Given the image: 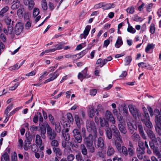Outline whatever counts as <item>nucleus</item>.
<instances>
[{"label":"nucleus","instance_id":"obj_5","mask_svg":"<svg viewBox=\"0 0 161 161\" xmlns=\"http://www.w3.org/2000/svg\"><path fill=\"white\" fill-rule=\"evenodd\" d=\"M145 149L140 148H137L136 149L137 157L140 160H143V161H146L148 159V156L145 155Z\"/></svg>","mask_w":161,"mask_h":161},{"label":"nucleus","instance_id":"obj_33","mask_svg":"<svg viewBox=\"0 0 161 161\" xmlns=\"http://www.w3.org/2000/svg\"><path fill=\"white\" fill-rule=\"evenodd\" d=\"M53 150L54 152L57 155H58L60 156L61 155L62 152L59 148L53 147Z\"/></svg>","mask_w":161,"mask_h":161},{"label":"nucleus","instance_id":"obj_6","mask_svg":"<svg viewBox=\"0 0 161 161\" xmlns=\"http://www.w3.org/2000/svg\"><path fill=\"white\" fill-rule=\"evenodd\" d=\"M128 107L130 113L134 118H136L138 117L139 119L141 118V113L138 109L134 108L131 105H129Z\"/></svg>","mask_w":161,"mask_h":161},{"label":"nucleus","instance_id":"obj_45","mask_svg":"<svg viewBox=\"0 0 161 161\" xmlns=\"http://www.w3.org/2000/svg\"><path fill=\"white\" fill-rule=\"evenodd\" d=\"M24 13H25L24 9H19L17 11V14L19 17H22L23 16Z\"/></svg>","mask_w":161,"mask_h":161},{"label":"nucleus","instance_id":"obj_9","mask_svg":"<svg viewBox=\"0 0 161 161\" xmlns=\"http://www.w3.org/2000/svg\"><path fill=\"white\" fill-rule=\"evenodd\" d=\"M103 119L108 120L111 123L114 124L115 120L112 113L108 110H107L105 113Z\"/></svg>","mask_w":161,"mask_h":161},{"label":"nucleus","instance_id":"obj_55","mask_svg":"<svg viewBox=\"0 0 161 161\" xmlns=\"http://www.w3.org/2000/svg\"><path fill=\"white\" fill-rule=\"evenodd\" d=\"M154 47V45L152 44L148 43L145 49V51L147 53L151 49H153Z\"/></svg>","mask_w":161,"mask_h":161},{"label":"nucleus","instance_id":"obj_64","mask_svg":"<svg viewBox=\"0 0 161 161\" xmlns=\"http://www.w3.org/2000/svg\"><path fill=\"white\" fill-rule=\"evenodd\" d=\"M31 147V150L34 152H36L38 150V147L37 145L33 144Z\"/></svg>","mask_w":161,"mask_h":161},{"label":"nucleus","instance_id":"obj_43","mask_svg":"<svg viewBox=\"0 0 161 161\" xmlns=\"http://www.w3.org/2000/svg\"><path fill=\"white\" fill-rule=\"evenodd\" d=\"M55 125V129L58 133H60L61 131V128L60 124L59 122H56L54 123Z\"/></svg>","mask_w":161,"mask_h":161},{"label":"nucleus","instance_id":"obj_49","mask_svg":"<svg viewBox=\"0 0 161 161\" xmlns=\"http://www.w3.org/2000/svg\"><path fill=\"white\" fill-rule=\"evenodd\" d=\"M117 141H118L117 140L115 141V145L116 148L119 152L120 151L122 147L120 144L119 142H118Z\"/></svg>","mask_w":161,"mask_h":161},{"label":"nucleus","instance_id":"obj_31","mask_svg":"<svg viewBox=\"0 0 161 161\" xmlns=\"http://www.w3.org/2000/svg\"><path fill=\"white\" fill-rule=\"evenodd\" d=\"M105 132L107 138L109 139H111L112 137V132L110 129L108 128L105 129Z\"/></svg>","mask_w":161,"mask_h":161},{"label":"nucleus","instance_id":"obj_2","mask_svg":"<svg viewBox=\"0 0 161 161\" xmlns=\"http://www.w3.org/2000/svg\"><path fill=\"white\" fill-rule=\"evenodd\" d=\"M155 116V121L156 123L155 129L157 132L161 135V114L159 110L156 109L154 110Z\"/></svg>","mask_w":161,"mask_h":161},{"label":"nucleus","instance_id":"obj_47","mask_svg":"<svg viewBox=\"0 0 161 161\" xmlns=\"http://www.w3.org/2000/svg\"><path fill=\"white\" fill-rule=\"evenodd\" d=\"M13 107V104H9L6 108L4 114L7 115V116H8V114L10 111L12 109Z\"/></svg>","mask_w":161,"mask_h":161},{"label":"nucleus","instance_id":"obj_39","mask_svg":"<svg viewBox=\"0 0 161 161\" xmlns=\"http://www.w3.org/2000/svg\"><path fill=\"white\" fill-rule=\"evenodd\" d=\"M119 152L120 153L122 152L123 154L125 156H126L128 154L127 150L125 146H122V148L121 149L120 151H119Z\"/></svg>","mask_w":161,"mask_h":161},{"label":"nucleus","instance_id":"obj_62","mask_svg":"<svg viewBox=\"0 0 161 161\" xmlns=\"http://www.w3.org/2000/svg\"><path fill=\"white\" fill-rule=\"evenodd\" d=\"M127 31L132 33H134L136 32V30L132 26L128 27L127 28Z\"/></svg>","mask_w":161,"mask_h":161},{"label":"nucleus","instance_id":"obj_38","mask_svg":"<svg viewBox=\"0 0 161 161\" xmlns=\"http://www.w3.org/2000/svg\"><path fill=\"white\" fill-rule=\"evenodd\" d=\"M41 5L42 9L46 10L47 9V6L46 0H42L41 1Z\"/></svg>","mask_w":161,"mask_h":161},{"label":"nucleus","instance_id":"obj_54","mask_svg":"<svg viewBox=\"0 0 161 161\" xmlns=\"http://www.w3.org/2000/svg\"><path fill=\"white\" fill-rule=\"evenodd\" d=\"M128 153L130 156H133L134 154V152L133 148L131 147H128L127 149Z\"/></svg>","mask_w":161,"mask_h":161},{"label":"nucleus","instance_id":"obj_13","mask_svg":"<svg viewBox=\"0 0 161 161\" xmlns=\"http://www.w3.org/2000/svg\"><path fill=\"white\" fill-rule=\"evenodd\" d=\"M99 122L100 125L102 127H104L105 129L109 128V123L108 121L105 119H103L101 117H99Z\"/></svg>","mask_w":161,"mask_h":161},{"label":"nucleus","instance_id":"obj_36","mask_svg":"<svg viewBox=\"0 0 161 161\" xmlns=\"http://www.w3.org/2000/svg\"><path fill=\"white\" fill-rule=\"evenodd\" d=\"M9 159V156L8 153H5L2 155L1 160V161H7Z\"/></svg>","mask_w":161,"mask_h":161},{"label":"nucleus","instance_id":"obj_7","mask_svg":"<svg viewBox=\"0 0 161 161\" xmlns=\"http://www.w3.org/2000/svg\"><path fill=\"white\" fill-rule=\"evenodd\" d=\"M46 127L47 136L50 140L54 139L57 135L55 132L53 130L50 126L47 124L46 125Z\"/></svg>","mask_w":161,"mask_h":161},{"label":"nucleus","instance_id":"obj_26","mask_svg":"<svg viewBox=\"0 0 161 161\" xmlns=\"http://www.w3.org/2000/svg\"><path fill=\"white\" fill-rule=\"evenodd\" d=\"M123 43L121 37L118 36L117 40L115 44V46L116 48H119Z\"/></svg>","mask_w":161,"mask_h":161},{"label":"nucleus","instance_id":"obj_48","mask_svg":"<svg viewBox=\"0 0 161 161\" xmlns=\"http://www.w3.org/2000/svg\"><path fill=\"white\" fill-rule=\"evenodd\" d=\"M155 140H153L154 142H153V141H152V142H150H150H153V143L154 144H155L154 143V142L156 145L157 144L158 145H161V139L160 137H158L156 138H155ZM155 146H156L155 145Z\"/></svg>","mask_w":161,"mask_h":161},{"label":"nucleus","instance_id":"obj_11","mask_svg":"<svg viewBox=\"0 0 161 161\" xmlns=\"http://www.w3.org/2000/svg\"><path fill=\"white\" fill-rule=\"evenodd\" d=\"M23 29V26L21 23H17L15 27V32L16 35H18L22 32Z\"/></svg>","mask_w":161,"mask_h":161},{"label":"nucleus","instance_id":"obj_32","mask_svg":"<svg viewBox=\"0 0 161 161\" xmlns=\"http://www.w3.org/2000/svg\"><path fill=\"white\" fill-rule=\"evenodd\" d=\"M86 146L89 152L91 153L94 152L95 151V148L94 147L93 143L87 145Z\"/></svg>","mask_w":161,"mask_h":161},{"label":"nucleus","instance_id":"obj_3","mask_svg":"<svg viewBox=\"0 0 161 161\" xmlns=\"http://www.w3.org/2000/svg\"><path fill=\"white\" fill-rule=\"evenodd\" d=\"M86 128L87 131L90 133H93L96 134L97 129L94 122L92 120H87L86 122Z\"/></svg>","mask_w":161,"mask_h":161},{"label":"nucleus","instance_id":"obj_34","mask_svg":"<svg viewBox=\"0 0 161 161\" xmlns=\"http://www.w3.org/2000/svg\"><path fill=\"white\" fill-rule=\"evenodd\" d=\"M31 147V142H30L27 141H25L24 148L25 150H27Z\"/></svg>","mask_w":161,"mask_h":161},{"label":"nucleus","instance_id":"obj_58","mask_svg":"<svg viewBox=\"0 0 161 161\" xmlns=\"http://www.w3.org/2000/svg\"><path fill=\"white\" fill-rule=\"evenodd\" d=\"M39 152L40 153L36 152H35V156L37 158H39L40 156L42 158L43 157L44 155L43 152L42 151H40Z\"/></svg>","mask_w":161,"mask_h":161},{"label":"nucleus","instance_id":"obj_46","mask_svg":"<svg viewBox=\"0 0 161 161\" xmlns=\"http://www.w3.org/2000/svg\"><path fill=\"white\" fill-rule=\"evenodd\" d=\"M40 11L39 9L37 8H35L34 9L33 15L34 17H36L39 14Z\"/></svg>","mask_w":161,"mask_h":161},{"label":"nucleus","instance_id":"obj_30","mask_svg":"<svg viewBox=\"0 0 161 161\" xmlns=\"http://www.w3.org/2000/svg\"><path fill=\"white\" fill-rule=\"evenodd\" d=\"M75 158L76 161H84V159L83 158L81 153L80 152H79L75 155Z\"/></svg>","mask_w":161,"mask_h":161},{"label":"nucleus","instance_id":"obj_40","mask_svg":"<svg viewBox=\"0 0 161 161\" xmlns=\"http://www.w3.org/2000/svg\"><path fill=\"white\" fill-rule=\"evenodd\" d=\"M25 136L26 139L25 141H27L30 142H31L32 139V136L30 133H26Z\"/></svg>","mask_w":161,"mask_h":161},{"label":"nucleus","instance_id":"obj_29","mask_svg":"<svg viewBox=\"0 0 161 161\" xmlns=\"http://www.w3.org/2000/svg\"><path fill=\"white\" fill-rule=\"evenodd\" d=\"M35 142L37 145H40L42 143V141L41 136L38 134L36 135Z\"/></svg>","mask_w":161,"mask_h":161},{"label":"nucleus","instance_id":"obj_56","mask_svg":"<svg viewBox=\"0 0 161 161\" xmlns=\"http://www.w3.org/2000/svg\"><path fill=\"white\" fill-rule=\"evenodd\" d=\"M91 26L90 25H87L84 31V33L85 34V36H87L88 35Z\"/></svg>","mask_w":161,"mask_h":161},{"label":"nucleus","instance_id":"obj_60","mask_svg":"<svg viewBox=\"0 0 161 161\" xmlns=\"http://www.w3.org/2000/svg\"><path fill=\"white\" fill-rule=\"evenodd\" d=\"M137 142H138V146L139 147H137V148H140L142 149H145V147L143 146L144 143L142 141H141L140 140L138 141Z\"/></svg>","mask_w":161,"mask_h":161},{"label":"nucleus","instance_id":"obj_53","mask_svg":"<svg viewBox=\"0 0 161 161\" xmlns=\"http://www.w3.org/2000/svg\"><path fill=\"white\" fill-rule=\"evenodd\" d=\"M63 44L62 42H60L59 43L56 44L54 46V48L56 50H60L62 49Z\"/></svg>","mask_w":161,"mask_h":161},{"label":"nucleus","instance_id":"obj_42","mask_svg":"<svg viewBox=\"0 0 161 161\" xmlns=\"http://www.w3.org/2000/svg\"><path fill=\"white\" fill-rule=\"evenodd\" d=\"M90 76H87V75H84L82 73L80 72L78 73V78L80 79L81 81H82L83 78H88L90 77Z\"/></svg>","mask_w":161,"mask_h":161},{"label":"nucleus","instance_id":"obj_4","mask_svg":"<svg viewBox=\"0 0 161 161\" xmlns=\"http://www.w3.org/2000/svg\"><path fill=\"white\" fill-rule=\"evenodd\" d=\"M144 114L143 117L141 118V120L148 128H151L153 125L150 121V117L148 113L144 112Z\"/></svg>","mask_w":161,"mask_h":161},{"label":"nucleus","instance_id":"obj_24","mask_svg":"<svg viewBox=\"0 0 161 161\" xmlns=\"http://www.w3.org/2000/svg\"><path fill=\"white\" fill-rule=\"evenodd\" d=\"M114 152V149L112 146L111 145L108 146L107 151V155L109 156L113 155Z\"/></svg>","mask_w":161,"mask_h":161},{"label":"nucleus","instance_id":"obj_19","mask_svg":"<svg viewBox=\"0 0 161 161\" xmlns=\"http://www.w3.org/2000/svg\"><path fill=\"white\" fill-rule=\"evenodd\" d=\"M136 125L138 126L139 132L142 138L144 139H146L147 138L143 130V127L142 125L141 124H137Z\"/></svg>","mask_w":161,"mask_h":161},{"label":"nucleus","instance_id":"obj_21","mask_svg":"<svg viewBox=\"0 0 161 161\" xmlns=\"http://www.w3.org/2000/svg\"><path fill=\"white\" fill-rule=\"evenodd\" d=\"M113 136L116 138V140L121 142H122L121 136L118 130L113 132Z\"/></svg>","mask_w":161,"mask_h":161},{"label":"nucleus","instance_id":"obj_63","mask_svg":"<svg viewBox=\"0 0 161 161\" xmlns=\"http://www.w3.org/2000/svg\"><path fill=\"white\" fill-rule=\"evenodd\" d=\"M95 115L94 110L93 108L92 107L90 108L89 112V116L90 118H92L94 117Z\"/></svg>","mask_w":161,"mask_h":161},{"label":"nucleus","instance_id":"obj_8","mask_svg":"<svg viewBox=\"0 0 161 161\" xmlns=\"http://www.w3.org/2000/svg\"><path fill=\"white\" fill-rule=\"evenodd\" d=\"M150 146L153 150L154 154L159 159V161H161V150L159 151L158 147L157 146H155L153 142L150 143Z\"/></svg>","mask_w":161,"mask_h":161},{"label":"nucleus","instance_id":"obj_61","mask_svg":"<svg viewBox=\"0 0 161 161\" xmlns=\"http://www.w3.org/2000/svg\"><path fill=\"white\" fill-rule=\"evenodd\" d=\"M22 108V107L16 108L15 109L10 112L9 114V117L10 116H11L14 114L16 112L19 110V109L21 108Z\"/></svg>","mask_w":161,"mask_h":161},{"label":"nucleus","instance_id":"obj_44","mask_svg":"<svg viewBox=\"0 0 161 161\" xmlns=\"http://www.w3.org/2000/svg\"><path fill=\"white\" fill-rule=\"evenodd\" d=\"M126 11L128 13L132 14L135 12V8L133 6H131L128 8L126 9Z\"/></svg>","mask_w":161,"mask_h":161},{"label":"nucleus","instance_id":"obj_59","mask_svg":"<svg viewBox=\"0 0 161 161\" xmlns=\"http://www.w3.org/2000/svg\"><path fill=\"white\" fill-rule=\"evenodd\" d=\"M75 158V156L73 154H70L67 156V161H72Z\"/></svg>","mask_w":161,"mask_h":161},{"label":"nucleus","instance_id":"obj_22","mask_svg":"<svg viewBox=\"0 0 161 161\" xmlns=\"http://www.w3.org/2000/svg\"><path fill=\"white\" fill-rule=\"evenodd\" d=\"M75 119L77 127L80 129L81 125L83 123L82 119L79 117L78 115L76 114L75 116Z\"/></svg>","mask_w":161,"mask_h":161},{"label":"nucleus","instance_id":"obj_28","mask_svg":"<svg viewBox=\"0 0 161 161\" xmlns=\"http://www.w3.org/2000/svg\"><path fill=\"white\" fill-rule=\"evenodd\" d=\"M9 7L6 6L3 8L0 11V18H3L5 15V13L8 10Z\"/></svg>","mask_w":161,"mask_h":161},{"label":"nucleus","instance_id":"obj_50","mask_svg":"<svg viewBox=\"0 0 161 161\" xmlns=\"http://www.w3.org/2000/svg\"><path fill=\"white\" fill-rule=\"evenodd\" d=\"M116 116L117 120L119 122V124L123 123V116L120 113H119L118 114H117Z\"/></svg>","mask_w":161,"mask_h":161},{"label":"nucleus","instance_id":"obj_20","mask_svg":"<svg viewBox=\"0 0 161 161\" xmlns=\"http://www.w3.org/2000/svg\"><path fill=\"white\" fill-rule=\"evenodd\" d=\"M69 130L68 128H66L62 131V135L64 140L69 141L70 139V136L68 133Z\"/></svg>","mask_w":161,"mask_h":161},{"label":"nucleus","instance_id":"obj_1","mask_svg":"<svg viewBox=\"0 0 161 161\" xmlns=\"http://www.w3.org/2000/svg\"><path fill=\"white\" fill-rule=\"evenodd\" d=\"M73 136L74 138V140L71 142L72 146L75 148H77L79 147V144L81 143L82 141V136L80 129L75 128L72 131Z\"/></svg>","mask_w":161,"mask_h":161},{"label":"nucleus","instance_id":"obj_14","mask_svg":"<svg viewBox=\"0 0 161 161\" xmlns=\"http://www.w3.org/2000/svg\"><path fill=\"white\" fill-rule=\"evenodd\" d=\"M83 138L86 145L93 143V138L92 133H90L88 136H86Z\"/></svg>","mask_w":161,"mask_h":161},{"label":"nucleus","instance_id":"obj_16","mask_svg":"<svg viewBox=\"0 0 161 161\" xmlns=\"http://www.w3.org/2000/svg\"><path fill=\"white\" fill-rule=\"evenodd\" d=\"M24 4L28 6V9L31 10L34 7L35 3L33 0H23Z\"/></svg>","mask_w":161,"mask_h":161},{"label":"nucleus","instance_id":"obj_51","mask_svg":"<svg viewBox=\"0 0 161 161\" xmlns=\"http://www.w3.org/2000/svg\"><path fill=\"white\" fill-rule=\"evenodd\" d=\"M155 27L154 24L152 23L151 24L150 26V31L152 34H153L155 33Z\"/></svg>","mask_w":161,"mask_h":161},{"label":"nucleus","instance_id":"obj_18","mask_svg":"<svg viewBox=\"0 0 161 161\" xmlns=\"http://www.w3.org/2000/svg\"><path fill=\"white\" fill-rule=\"evenodd\" d=\"M95 113L97 115L98 117H101L103 115L104 110L102 105H98Z\"/></svg>","mask_w":161,"mask_h":161},{"label":"nucleus","instance_id":"obj_17","mask_svg":"<svg viewBox=\"0 0 161 161\" xmlns=\"http://www.w3.org/2000/svg\"><path fill=\"white\" fill-rule=\"evenodd\" d=\"M80 149L82 154L84 156V159H86L87 158H88V156L87 155V151L84 144H81L80 145Z\"/></svg>","mask_w":161,"mask_h":161},{"label":"nucleus","instance_id":"obj_37","mask_svg":"<svg viewBox=\"0 0 161 161\" xmlns=\"http://www.w3.org/2000/svg\"><path fill=\"white\" fill-rule=\"evenodd\" d=\"M127 125L129 129H130L132 131V132L134 131V130H133V129H137V125H134L130 122H128L127 123Z\"/></svg>","mask_w":161,"mask_h":161},{"label":"nucleus","instance_id":"obj_35","mask_svg":"<svg viewBox=\"0 0 161 161\" xmlns=\"http://www.w3.org/2000/svg\"><path fill=\"white\" fill-rule=\"evenodd\" d=\"M20 6L19 2H15L11 6V8L12 9H16L19 8Z\"/></svg>","mask_w":161,"mask_h":161},{"label":"nucleus","instance_id":"obj_12","mask_svg":"<svg viewBox=\"0 0 161 161\" xmlns=\"http://www.w3.org/2000/svg\"><path fill=\"white\" fill-rule=\"evenodd\" d=\"M59 75V74L58 73V70H57L54 72L51 73L49 75V76H50V77L46 80L44 82V83L46 84L50 81L54 80Z\"/></svg>","mask_w":161,"mask_h":161},{"label":"nucleus","instance_id":"obj_25","mask_svg":"<svg viewBox=\"0 0 161 161\" xmlns=\"http://www.w3.org/2000/svg\"><path fill=\"white\" fill-rule=\"evenodd\" d=\"M147 133L148 137L154 142L153 140L155 138V136L153 132L151 130L148 129L147 130Z\"/></svg>","mask_w":161,"mask_h":161},{"label":"nucleus","instance_id":"obj_27","mask_svg":"<svg viewBox=\"0 0 161 161\" xmlns=\"http://www.w3.org/2000/svg\"><path fill=\"white\" fill-rule=\"evenodd\" d=\"M118 128L120 132L123 134H125L127 132L125 127L123 124V123L119 124L118 125Z\"/></svg>","mask_w":161,"mask_h":161},{"label":"nucleus","instance_id":"obj_15","mask_svg":"<svg viewBox=\"0 0 161 161\" xmlns=\"http://www.w3.org/2000/svg\"><path fill=\"white\" fill-rule=\"evenodd\" d=\"M7 28V30H6L5 29H3V32L6 34H9L11 35L12 37H14V34L13 31L12 25H8Z\"/></svg>","mask_w":161,"mask_h":161},{"label":"nucleus","instance_id":"obj_57","mask_svg":"<svg viewBox=\"0 0 161 161\" xmlns=\"http://www.w3.org/2000/svg\"><path fill=\"white\" fill-rule=\"evenodd\" d=\"M51 145L54 147H56L58 146L59 144L57 140L53 139L51 142Z\"/></svg>","mask_w":161,"mask_h":161},{"label":"nucleus","instance_id":"obj_10","mask_svg":"<svg viewBox=\"0 0 161 161\" xmlns=\"http://www.w3.org/2000/svg\"><path fill=\"white\" fill-rule=\"evenodd\" d=\"M96 147L97 148L103 149L104 145V141L101 137H99L98 138L97 141L95 143Z\"/></svg>","mask_w":161,"mask_h":161},{"label":"nucleus","instance_id":"obj_23","mask_svg":"<svg viewBox=\"0 0 161 161\" xmlns=\"http://www.w3.org/2000/svg\"><path fill=\"white\" fill-rule=\"evenodd\" d=\"M130 138L133 142H136L141 140L140 136L136 132H135L132 134Z\"/></svg>","mask_w":161,"mask_h":161},{"label":"nucleus","instance_id":"obj_41","mask_svg":"<svg viewBox=\"0 0 161 161\" xmlns=\"http://www.w3.org/2000/svg\"><path fill=\"white\" fill-rule=\"evenodd\" d=\"M41 130V135L42 139H45L46 138V136L45 135L46 133V128H42L40 129Z\"/></svg>","mask_w":161,"mask_h":161},{"label":"nucleus","instance_id":"obj_52","mask_svg":"<svg viewBox=\"0 0 161 161\" xmlns=\"http://www.w3.org/2000/svg\"><path fill=\"white\" fill-rule=\"evenodd\" d=\"M87 51L86 50H84L82 51H81L80 53L77 54L76 55V57H77L78 55H81L80 57H78V58H76V59H79L81 58L82 56H83L87 52Z\"/></svg>","mask_w":161,"mask_h":161}]
</instances>
